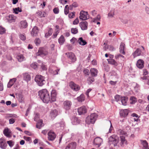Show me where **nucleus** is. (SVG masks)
Segmentation results:
<instances>
[{"label": "nucleus", "mask_w": 149, "mask_h": 149, "mask_svg": "<svg viewBox=\"0 0 149 149\" xmlns=\"http://www.w3.org/2000/svg\"><path fill=\"white\" fill-rule=\"evenodd\" d=\"M57 94L56 91L55 90H52L51 91L50 97L47 90L46 89L40 90L38 92L39 97L43 102L46 103L55 101Z\"/></svg>", "instance_id": "1"}, {"label": "nucleus", "mask_w": 149, "mask_h": 149, "mask_svg": "<svg viewBox=\"0 0 149 149\" xmlns=\"http://www.w3.org/2000/svg\"><path fill=\"white\" fill-rule=\"evenodd\" d=\"M116 132L118 134L121 135L120 137L121 141L120 143V146H123L124 144L127 145V141L125 139V136H127V133L121 129H118L117 130Z\"/></svg>", "instance_id": "2"}, {"label": "nucleus", "mask_w": 149, "mask_h": 149, "mask_svg": "<svg viewBox=\"0 0 149 149\" xmlns=\"http://www.w3.org/2000/svg\"><path fill=\"white\" fill-rule=\"evenodd\" d=\"M119 137L116 134H113L109 138L108 143L109 145H113L114 146H117L119 142Z\"/></svg>", "instance_id": "3"}, {"label": "nucleus", "mask_w": 149, "mask_h": 149, "mask_svg": "<svg viewBox=\"0 0 149 149\" xmlns=\"http://www.w3.org/2000/svg\"><path fill=\"white\" fill-rule=\"evenodd\" d=\"M45 78L40 75H37L35 78V81L37 84L40 86H42L46 83Z\"/></svg>", "instance_id": "4"}, {"label": "nucleus", "mask_w": 149, "mask_h": 149, "mask_svg": "<svg viewBox=\"0 0 149 149\" xmlns=\"http://www.w3.org/2000/svg\"><path fill=\"white\" fill-rule=\"evenodd\" d=\"M98 115L95 113H91L90 116H88L86 119V122L88 124H94L97 118Z\"/></svg>", "instance_id": "5"}, {"label": "nucleus", "mask_w": 149, "mask_h": 149, "mask_svg": "<svg viewBox=\"0 0 149 149\" xmlns=\"http://www.w3.org/2000/svg\"><path fill=\"white\" fill-rule=\"evenodd\" d=\"M65 54L70 60L69 63H74L76 61V58L73 53L68 52L66 53Z\"/></svg>", "instance_id": "6"}, {"label": "nucleus", "mask_w": 149, "mask_h": 149, "mask_svg": "<svg viewBox=\"0 0 149 149\" xmlns=\"http://www.w3.org/2000/svg\"><path fill=\"white\" fill-rule=\"evenodd\" d=\"M69 86L70 88L74 91H77L80 89L79 86L72 81L70 82Z\"/></svg>", "instance_id": "7"}, {"label": "nucleus", "mask_w": 149, "mask_h": 149, "mask_svg": "<svg viewBox=\"0 0 149 149\" xmlns=\"http://www.w3.org/2000/svg\"><path fill=\"white\" fill-rule=\"evenodd\" d=\"M79 14V19L81 20H86L89 18L87 17V16L88 15L87 12L82 10L80 11Z\"/></svg>", "instance_id": "8"}, {"label": "nucleus", "mask_w": 149, "mask_h": 149, "mask_svg": "<svg viewBox=\"0 0 149 149\" xmlns=\"http://www.w3.org/2000/svg\"><path fill=\"white\" fill-rule=\"evenodd\" d=\"M48 54V52L47 51L44 50L42 48H41L38 50V52L36 53V55L43 57L47 55Z\"/></svg>", "instance_id": "9"}, {"label": "nucleus", "mask_w": 149, "mask_h": 149, "mask_svg": "<svg viewBox=\"0 0 149 149\" xmlns=\"http://www.w3.org/2000/svg\"><path fill=\"white\" fill-rule=\"evenodd\" d=\"M103 142V140L100 137H97L94 140L93 145L95 146H97V147L99 148Z\"/></svg>", "instance_id": "10"}, {"label": "nucleus", "mask_w": 149, "mask_h": 149, "mask_svg": "<svg viewBox=\"0 0 149 149\" xmlns=\"http://www.w3.org/2000/svg\"><path fill=\"white\" fill-rule=\"evenodd\" d=\"M63 104L64 109L66 110H69L71 108L72 103L70 101L66 100L64 102Z\"/></svg>", "instance_id": "11"}, {"label": "nucleus", "mask_w": 149, "mask_h": 149, "mask_svg": "<svg viewBox=\"0 0 149 149\" xmlns=\"http://www.w3.org/2000/svg\"><path fill=\"white\" fill-rule=\"evenodd\" d=\"M7 144L6 143L5 139L3 138L0 139V148L2 149H6Z\"/></svg>", "instance_id": "12"}, {"label": "nucleus", "mask_w": 149, "mask_h": 149, "mask_svg": "<svg viewBox=\"0 0 149 149\" xmlns=\"http://www.w3.org/2000/svg\"><path fill=\"white\" fill-rule=\"evenodd\" d=\"M48 139L49 141H53L56 137V134L54 132L51 131H49L48 133Z\"/></svg>", "instance_id": "13"}, {"label": "nucleus", "mask_w": 149, "mask_h": 149, "mask_svg": "<svg viewBox=\"0 0 149 149\" xmlns=\"http://www.w3.org/2000/svg\"><path fill=\"white\" fill-rule=\"evenodd\" d=\"M39 30L37 26H34L31 31V34L33 36H38Z\"/></svg>", "instance_id": "14"}, {"label": "nucleus", "mask_w": 149, "mask_h": 149, "mask_svg": "<svg viewBox=\"0 0 149 149\" xmlns=\"http://www.w3.org/2000/svg\"><path fill=\"white\" fill-rule=\"evenodd\" d=\"M79 25L82 30H86L87 29L88 23L86 21L81 22L79 23Z\"/></svg>", "instance_id": "15"}, {"label": "nucleus", "mask_w": 149, "mask_h": 149, "mask_svg": "<svg viewBox=\"0 0 149 149\" xmlns=\"http://www.w3.org/2000/svg\"><path fill=\"white\" fill-rule=\"evenodd\" d=\"M129 112V110L127 109H122L120 111V114L121 117L125 118L127 116Z\"/></svg>", "instance_id": "16"}, {"label": "nucleus", "mask_w": 149, "mask_h": 149, "mask_svg": "<svg viewBox=\"0 0 149 149\" xmlns=\"http://www.w3.org/2000/svg\"><path fill=\"white\" fill-rule=\"evenodd\" d=\"M77 147V143L74 141L72 142L67 145L65 149H75Z\"/></svg>", "instance_id": "17"}, {"label": "nucleus", "mask_w": 149, "mask_h": 149, "mask_svg": "<svg viewBox=\"0 0 149 149\" xmlns=\"http://www.w3.org/2000/svg\"><path fill=\"white\" fill-rule=\"evenodd\" d=\"M77 111L79 115H81L86 113L87 111L85 107L83 106L79 108Z\"/></svg>", "instance_id": "18"}, {"label": "nucleus", "mask_w": 149, "mask_h": 149, "mask_svg": "<svg viewBox=\"0 0 149 149\" xmlns=\"http://www.w3.org/2000/svg\"><path fill=\"white\" fill-rule=\"evenodd\" d=\"M23 79L27 82L31 79V76L28 73H23Z\"/></svg>", "instance_id": "19"}, {"label": "nucleus", "mask_w": 149, "mask_h": 149, "mask_svg": "<svg viewBox=\"0 0 149 149\" xmlns=\"http://www.w3.org/2000/svg\"><path fill=\"white\" fill-rule=\"evenodd\" d=\"M144 62L143 60L139 59L138 60L136 63L137 67L139 69H142L144 67Z\"/></svg>", "instance_id": "20"}, {"label": "nucleus", "mask_w": 149, "mask_h": 149, "mask_svg": "<svg viewBox=\"0 0 149 149\" xmlns=\"http://www.w3.org/2000/svg\"><path fill=\"white\" fill-rule=\"evenodd\" d=\"M58 111L56 109L51 110L50 113V116L52 118H54L58 115Z\"/></svg>", "instance_id": "21"}, {"label": "nucleus", "mask_w": 149, "mask_h": 149, "mask_svg": "<svg viewBox=\"0 0 149 149\" xmlns=\"http://www.w3.org/2000/svg\"><path fill=\"white\" fill-rule=\"evenodd\" d=\"M128 99V97L126 96H122L120 102H121L122 105H127Z\"/></svg>", "instance_id": "22"}, {"label": "nucleus", "mask_w": 149, "mask_h": 149, "mask_svg": "<svg viewBox=\"0 0 149 149\" xmlns=\"http://www.w3.org/2000/svg\"><path fill=\"white\" fill-rule=\"evenodd\" d=\"M17 79L16 78H13L10 79L9 82L7 84V87L8 88H10L13 85L14 83L16 82Z\"/></svg>", "instance_id": "23"}, {"label": "nucleus", "mask_w": 149, "mask_h": 149, "mask_svg": "<svg viewBox=\"0 0 149 149\" xmlns=\"http://www.w3.org/2000/svg\"><path fill=\"white\" fill-rule=\"evenodd\" d=\"M107 60L109 64L113 65L115 67H116L118 65V63L115 61V60L113 59H107Z\"/></svg>", "instance_id": "24"}, {"label": "nucleus", "mask_w": 149, "mask_h": 149, "mask_svg": "<svg viewBox=\"0 0 149 149\" xmlns=\"http://www.w3.org/2000/svg\"><path fill=\"white\" fill-rule=\"evenodd\" d=\"M125 44L123 42H121L120 45L119 49L120 52V53L124 55L125 54V52L124 51Z\"/></svg>", "instance_id": "25"}, {"label": "nucleus", "mask_w": 149, "mask_h": 149, "mask_svg": "<svg viewBox=\"0 0 149 149\" xmlns=\"http://www.w3.org/2000/svg\"><path fill=\"white\" fill-rule=\"evenodd\" d=\"M141 51L139 48H137L134 51V52L132 53V55L134 58H135L138 56H139L141 55Z\"/></svg>", "instance_id": "26"}, {"label": "nucleus", "mask_w": 149, "mask_h": 149, "mask_svg": "<svg viewBox=\"0 0 149 149\" xmlns=\"http://www.w3.org/2000/svg\"><path fill=\"white\" fill-rule=\"evenodd\" d=\"M6 18L8 22L10 23L14 22L15 19V17L12 15H9Z\"/></svg>", "instance_id": "27"}, {"label": "nucleus", "mask_w": 149, "mask_h": 149, "mask_svg": "<svg viewBox=\"0 0 149 149\" xmlns=\"http://www.w3.org/2000/svg\"><path fill=\"white\" fill-rule=\"evenodd\" d=\"M90 72L92 77H96L97 75V70L95 68H91L90 70Z\"/></svg>", "instance_id": "28"}, {"label": "nucleus", "mask_w": 149, "mask_h": 149, "mask_svg": "<svg viewBox=\"0 0 149 149\" xmlns=\"http://www.w3.org/2000/svg\"><path fill=\"white\" fill-rule=\"evenodd\" d=\"M44 125L42 120L40 119L37 122L36 125V127L38 129H40Z\"/></svg>", "instance_id": "29"}, {"label": "nucleus", "mask_w": 149, "mask_h": 149, "mask_svg": "<svg viewBox=\"0 0 149 149\" xmlns=\"http://www.w3.org/2000/svg\"><path fill=\"white\" fill-rule=\"evenodd\" d=\"M81 120L77 117H74L72 119V123L74 125H77L79 124Z\"/></svg>", "instance_id": "30"}, {"label": "nucleus", "mask_w": 149, "mask_h": 149, "mask_svg": "<svg viewBox=\"0 0 149 149\" xmlns=\"http://www.w3.org/2000/svg\"><path fill=\"white\" fill-rule=\"evenodd\" d=\"M79 43L82 45H85L87 44V42L85 40H83L82 37H80L78 40Z\"/></svg>", "instance_id": "31"}, {"label": "nucleus", "mask_w": 149, "mask_h": 149, "mask_svg": "<svg viewBox=\"0 0 149 149\" xmlns=\"http://www.w3.org/2000/svg\"><path fill=\"white\" fill-rule=\"evenodd\" d=\"M21 27L23 28H26L28 26V23L26 20L22 21L20 22Z\"/></svg>", "instance_id": "32"}, {"label": "nucleus", "mask_w": 149, "mask_h": 149, "mask_svg": "<svg viewBox=\"0 0 149 149\" xmlns=\"http://www.w3.org/2000/svg\"><path fill=\"white\" fill-rule=\"evenodd\" d=\"M77 100L78 102H82L85 100V96L83 94H81L77 98Z\"/></svg>", "instance_id": "33"}, {"label": "nucleus", "mask_w": 149, "mask_h": 149, "mask_svg": "<svg viewBox=\"0 0 149 149\" xmlns=\"http://www.w3.org/2000/svg\"><path fill=\"white\" fill-rule=\"evenodd\" d=\"M65 41V39L64 36L61 35L58 39V42L61 45H63Z\"/></svg>", "instance_id": "34"}, {"label": "nucleus", "mask_w": 149, "mask_h": 149, "mask_svg": "<svg viewBox=\"0 0 149 149\" xmlns=\"http://www.w3.org/2000/svg\"><path fill=\"white\" fill-rule=\"evenodd\" d=\"M87 81L88 84L89 85H90L95 81V79L93 77H89Z\"/></svg>", "instance_id": "35"}, {"label": "nucleus", "mask_w": 149, "mask_h": 149, "mask_svg": "<svg viewBox=\"0 0 149 149\" xmlns=\"http://www.w3.org/2000/svg\"><path fill=\"white\" fill-rule=\"evenodd\" d=\"M142 144L143 146V149H146L148 148V143L146 141H142Z\"/></svg>", "instance_id": "36"}, {"label": "nucleus", "mask_w": 149, "mask_h": 149, "mask_svg": "<svg viewBox=\"0 0 149 149\" xmlns=\"http://www.w3.org/2000/svg\"><path fill=\"white\" fill-rule=\"evenodd\" d=\"M130 100L131 101L130 103L132 104H134L137 102V98L134 96L131 97Z\"/></svg>", "instance_id": "37"}, {"label": "nucleus", "mask_w": 149, "mask_h": 149, "mask_svg": "<svg viewBox=\"0 0 149 149\" xmlns=\"http://www.w3.org/2000/svg\"><path fill=\"white\" fill-rule=\"evenodd\" d=\"M9 129L8 128H5L3 131L4 134L7 137H10V134L9 133Z\"/></svg>", "instance_id": "38"}, {"label": "nucleus", "mask_w": 149, "mask_h": 149, "mask_svg": "<svg viewBox=\"0 0 149 149\" xmlns=\"http://www.w3.org/2000/svg\"><path fill=\"white\" fill-rule=\"evenodd\" d=\"M13 13L15 14H17L19 12H21L22 11V9L19 7L13 8Z\"/></svg>", "instance_id": "39"}, {"label": "nucleus", "mask_w": 149, "mask_h": 149, "mask_svg": "<svg viewBox=\"0 0 149 149\" xmlns=\"http://www.w3.org/2000/svg\"><path fill=\"white\" fill-rule=\"evenodd\" d=\"M115 58L116 59L120 58L123 61H124V60L125 59V57L123 56L120 54L116 55L115 56Z\"/></svg>", "instance_id": "40"}, {"label": "nucleus", "mask_w": 149, "mask_h": 149, "mask_svg": "<svg viewBox=\"0 0 149 149\" xmlns=\"http://www.w3.org/2000/svg\"><path fill=\"white\" fill-rule=\"evenodd\" d=\"M17 58L18 61L19 62H21L24 61V57L22 54L18 55L17 56Z\"/></svg>", "instance_id": "41"}, {"label": "nucleus", "mask_w": 149, "mask_h": 149, "mask_svg": "<svg viewBox=\"0 0 149 149\" xmlns=\"http://www.w3.org/2000/svg\"><path fill=\"white\" fill-rule=\"evenodd\" d=\"M37 14L40 17H45L46 16V13L44 12L41 11H38L37 12Z\"/></svg>", "instance_id": "42"}, {"label": "nucleus", "mask_w": 149, "mask_h": 149, "mask_svg": "<svg viewBox=\"0 0 149 149\" xmlns=\"http://www.w3.org/2000/svg\"><path fill=\"white\" fill-rule=\"evenodd\" d=\"M122 96L121 95L117 94L115 95L114 98L116 101L117 102H120Z\"/></svg>", "instance_id": "43"}, {"label": "nucleus", "mask_w": 149, "mask_h": 149, "mask_svg": "<svg viewBox=\"0 0 149 149\" xmlns=\"http://www.w3.org/2000/svg\"><path fill=\"white\" fill-rule=\"evenodd\" d=\"M83 72L85 76H88L90 73L89 70L86 68L84 69Z\"/></svg>", "instance_id": "44"}, {"label": "nucleus", "mask_w": 149, "mask_h": 149, "mask_svg": "<svg viewBox=\"0 0 149 149\" xmlns=\"http://www.w3.org/2000/svg\"><path fill=\"white\" fill-rule=\"evenodd\" d=\"M71 33L73 34H76L78 33V30L77 28H72L71 29Z\"/></svg>", "instance_id": "45"}, {"label": "nucleus", "mask_w": 149, "mask_h": 149, "mask_svg": "<svg viewBox=\"0 0 149 149\" xmlns=\"http://www.w3.org/2000/svg\"><path fill=\"white\" fill-rule=\"evenodd\" d=\"M41 68L43 70H47V68L46 65L42 63L40 65Z\"/></svg>", "instance_id": "46"}, {"label": "nucleus", "mask_w": 149, "mask_h": 149, "mask_svg": "<svg viewBox=\"0 0 149 149\" xmlns=\"http://www.w3.org/2000/svg\"><path fill=\"white\" fill-rule=\"evenodd\" d=\"M100 16L99 15H97L96 17L94 18L93 22H96L97 21H100Z\"/></svg>", "instance_id": "47"}, {"label": "nucleus", "mask_w": 149, "mask_h": 149, "mask_svg": "<svg viewBox=\"0 0 149 149\" xmlns=\"http://www.w3.org/2000/svg\"><path fill=\"white\" fill-rule=\"evenodd\" d=\"M7 143L8 144L9 146L11 147H13L14 144V143L12 140H9L7 141Z\"/></svg>", "instance_id": "48"}, {"label": "nucleus", "mask_w": 149, "mask_h": 149, "mask_svg": "<svg viewBox=\"0 0 149 149\" xmlns=\"http://www.w3.org/2000/svg\"><path fill=\"white\" fill-rule=\"evenodd\" d=\"M40 115L38 113H36L34 117V120L35 121H37L39 118Z\"/></svg>", "instance_id": "49"}, {"label": "nucleus", "mask_w": 149, "mask_h": 149, "mask_svg": "<svg viewBox=\"0 0 149 149\" xmlns=\"http://www.w3.org/2000/svg\"><path fill=\"white\" fill-rule=\"evenodd\" d=\"M6 30L5 29L0 26V34H2L5 33Z\"/></svg>", "instance_id": "50"}, {"label": "nucleus", "mask_w": 149, "mask_h": 149, "mask_svg": "<svg viewBox=\"0 0 149 149\" xmlns=\"http://www.w3.org/2000/svg\"><path fill=\"white\" fill-rule=\"evenodd\" d=\"M31 66L32 68H33L34 69H36L37 67V63H32L31 65Z\"/></svg>", "instance_id": "51"}, {"label": "nucleus", "mask_w": 149, "mask_h": 149, "mask_svg": "<svg viewBox=\"0 0 149 149\" xmlns=\"http://www.w3.org/2000/svg\"><path fill=\"white\" fill-rule=\"evenodd\" d=\"M41 41L40 39L38 38H36L35 40V42L36 44L38 45L40 44Z\"/></svg>", "instance_id": "52"}, {"label": "nucleus", "mask_w": 149, "mask_h": 149, "mask_svg": "<svg viewBox=\"0 0 149 149\" xmlns=\"http://www.w3.org/2000/svg\"><path fill=\"white\" fill-rule=\"evenodd\" d=\"M19 100L20 102L21 103H22L24 102V98L22 95H19Z\"/></svg>", "instance_id": "53"}, {"label": "nucleus", "mask_w": 149, "mask_h": 149, "mask_svg": "<svg viewBox=\"0 0 149 149\" xmlns=\"http://www.w3.org/2000/svg\"><path fill=\"white\" fill-rule=\"evenodd\" d=\"M53 11L55 14H57L59 13V9L58 8L56 7L54 8Z\"/></svg>", "instance_id": "54"}, {"label": "nucleus", "mask_w": 149, "mask_h": 149, "mask_svg": "<svg viewBox=\"0 0 149 149\" xmlns=\"http://www.w3.org/2000/svg\"><path fill=\"white\" fill-rule=\"evenodd\" d=\"M19 36L21 40L23 41L25 40L26 38L25 35L23 34H21Z\"/></svg>", "instance_id": "55"}, {"label": "nucleus", "mask_w": 149, "mask_h": 149, "mask_svg": "<svg viewBox=\"0 0 149 149\" xmlns=\"http://www.w3.org/2000/svg\"><path fill=\"white\" fill-rule=\"evenodd\" d=\"M75 13L74 12H72L68 15V17L70 18H72L75 16Z\"/></svg>", "instance_id": "56"}, {"label": "nucleus", "mask_w": 149, "mask_h": 149, "mask_svg": "<svg viewBox=\"0 0 149 149\" xmlns=\"http://www.w3.org/2000/svg\"><path fill=\"white\" fill-rule=\"evenodd\" d=\"M23 138L26 141H30L31 140V138L30 137H26V136H24L23 137Z\"/></svg>", "instance_id": "57"}, {"label": "nucleus", "mask_w": 149, "mask_h": 149, "mask_svg": "<svg viewBox=\"0 0 149 149\" xmlns=\"http://www.w3.org/2000/svg\"><path fill=\"white\" fill-rule=\"evenodd\" d=\"M53 33V29L51 28H49L48 29V33L51 35Z\"/></svg>", "instance_id": "58"}, {"label": "nucleus", "mask_w": 149, "mask_h": 149, "mask_svg": "<svg viewBox=\"0 0 149 149\" xmlns=\"http://www.w3.org/2000/svg\"><path fill=\"white\" fill-rule=\"evenodd\" d=\"M79 19L78 18H76L73 22L74 25L77 24L79 23Z\"/></svg>", "instance_id": "59"}, {"label": "nucleus", "mask_w": 149, "mask_h": 149, "mask_svg": "<svg viewBox=\"0 0 149 149\" xmlns=\"http://www.w3.org/2000/svg\"><path fill=\"white\" fill-rule=\"evenodd\" d=\"M92 90L91 88H90L88 89L86 91V95L87 97H89V93Z\"/></svg>", "instance_id": "60"}, {"label": "nucleus", "mask_w": 149, "mask_h": 149, "mask_svg": "<svg viewBox=\"0 0 149 149\" xmlns=\"http://www.w3.org/2000/svg\"><path fill=\"white\" fill-rule=\"evenodd\" d=\"M9 124H13L15 122V120L14 119L11 118L9 120Z\"/></svg>", "instance_id": "61"}, {"label": "nucleus", "mask_w": 149, "mask_h": 149, "mask_svg": "<svg viewBox=\"0 0 149 149\" xmlns=\"http://www.w3.org/2000/svg\"><path fill=\"white\" fill-rule=\"evenodd\" d=\"M59 2L62 4H65L67 2V1L66 0H59Z\"/></svg>", "instance_id": "62"}, {"label": "nucleus", "mask_w": 149, "mask_h": 149, "mask_svg": "<svg viewBox=\"0 0 149 149\" xmlns=\"http://www.w3.org/2000/svg\"><path fill=\"white\" fill-rule=\"evenodd\" d=\"M46 3L45 1H43L42 3H41L40 5V6H41L42 8V9H44L46 6Z\"/></svg>", "instance_id": "63"}, {"label": "nucleus", "mask_w": 149, "mask_h": 149, "mask_svg": "<svg viewBox=\"0 0 149 149\" xmlns=\"http://www.w3.org/2000/svg\"><path fill=\"white\" fill-rule=\"evenodd\" d=\"M131 116L133 117H135L136 118H139V116L136 113H133L131 115Z\"/></svg>", "instance_id": "64"}]
</instances>
